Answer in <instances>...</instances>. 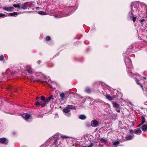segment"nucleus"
<instances>
[{"label": "nucleus", "mask_w": 147, "mask_h": 147, "mask_svg": "<svg viewBox=\"0 0 147 147\" xmlns=\"http://www.w3.org/2000/svg\"><path fill=\"white\" fill-rule=\"evenodd\" d=\"M53 99L54 98H53L52 95L50 96L47 98H45L44 96H42L40 99V100L39 101L36 102L34 103V105L36 106L41 105L42 107H43L46 106L51 100Z\"/></svg>", "instance_id": "f257e3e1"}, {"label": "nucleus", "mask_w": 147, "mask_h": 147, "mask_svg": "<svg viewBox=\"0 0 147 147\" xmlns=\"http://www.w3.org/2000/svg\"><path fill=\"white\" fill-rule=\"evenodd\" d=\"M124 61L125 63L126 67L128 68L127 71H129V72H130V71L129 70V68H131V69L132 67V63L130 59L128 56L126 57L124 59Z\"/></svg>", "instance_id": "f03ea898"}, {"label": "nucleus", "mask_w": 147, "mask_h": 147, "mask_svg": "<svg viewBox=\"0 0 147 147\" xmlns=\"http://www.w3.org/2000/svg\"><path fill=\"white\" fill-rule=\"evenodd\" d=\"M133 11L134 10L133 9V7H131V11L129 12L128 15V16L130 19H132L133 21L134 22L136 20L137 17L133 16Z\"/></svg>", "instance_id": "7ed1b4c3"}, {"label": "nucleus", "mask_w": 147, "mask_h": 147, "mask_svg": "<svg viewBox=\"0 0 147 147\" xmlns=\"http://www.w3.org/2000/svg\"><path fill=\"white\" fill-rule=\"evenodd\" d=\"M1 8L4 10L9 12L13 11V9L14 8L13 7H2Z\"/></svg>", "instance_id": "20e7f679"}, {"label": "nucleus", "mask_w": 147, "mask_h": 147, "mask_svg": "<svg viewBox=\"0 0 147 147\" xmlns=\"http://www.w3.org/2000/svg\"><path fill=\"white\" fill-rule=\"evenodd\" d=\"M8 143V140L5 138H0V143L7 144Z\"/></svg>", "instance_id": "39448f33"}, {"label": "nucleus", "mask_w": 147, "mask_h": 147, "mask_svg": "<svg viewBox=\"0 0 147 147\" xmlns=\"http://www.w3.org/2000/svg\"><path fill=\"white\" fill-rule=\"evenodd\" d=\"M22 117L26 120L27 121L29 119H30L31 116L29 114H24L22 115Z\"/></svg>", "instance_id": "423d86ee"}, {"label": "nucleus", "mask_w": 147, "mask_h": 147, "mask_svg": "<svg viewBox=\"0 0 147 147\" xmlns=\"http://www.w3.org/2000/svg\"><path fill=\"white\" fill-rule=\"evenodd\" d=\"M98 122L96 120H94L91 122V125L93 127H96L98 126Z\"/></svg>", "instance_id": "0eeeda50"}, {"label": "nucleus", "mask_w": 147, "mask_h": 147, "mask_svg": "<svg viewBox=\"0 0 147 147\" xmlns=\"http://www.w3.org/2000/svg\"><path fill=\"white\" fill-rule=\"evenodd\" d=\"M27 3H25L21 4L20 8L25 10L27 9V7H29V6L27 4Z\"/></svg>", "instance_id": "6e6552de"}, {"label": "nucleus", "mask_w": 147, "mask_h": 147, "mask_svg": "<svg viewBox=\"0 0 147 147\" xmlns=\"http://www.w3.org/2000/svg\"><path fill=\"white\" fill-rule=\"evenodd\" d=\"M106 98L109 100H112L113 99L115 98V96H111L107 94L106 96Z\"/></svg>", "instance_id": "1a4fd4ad"}, {"label": "nucleus", "mask_w": 147, "mask_h": 147, "mask_svg": "<svg viewBox=\"0 0 147 147\" xmlns=\"http://www.w3.org/2000/svg\"><path fill=\"white\" fill-rule=\"evenodd\" d=\"M112 103L113 107L117 109H119L120 108V106L119 105L115 102H113Z\"/></svg>", "instance_id": "9d476101"}, {"label": "nucleus", "mask_w": 147, "mask_h": 147, "mask_svg": "<svg viewBox=\"0 0 147 147\" xmlns=\"http://www.w3.org/2000/svg\"><path fill=\"white\" fill-rule=\"evenodd\" d=\"M141 117L142 119V122H141L138 125V127H140V126L143 125L145 121V117L142 116Z\"/></svg>", "instance_id": "9b49d317"}, {"label": "nucleus", "mask_w": 147, "mask_h": 147, "mask_svg": "<svg viewBox=\"0 0 147 147\" xmlns=\"http://www.w3.org/2000/svg\"><path fill=\"white\" fill-rule=\"evenodd\" d=\"M67 108L69 109H76V107L72 105H68L67 107Z\"/></svg>", "instance_id": "f8f14e48"}, {"label": "nucleus", "mask_w": 147, "mask_h": 147, "mask_svg": "<svg viewBox=\"0 0 147 147\" xmlns=\"http://www.w3.org/2000/svg\"><path fill=\"white\" fill-rule=\"evenodd\" d=\"M65 94L64 93H62L60 94V96L62 100H64L65 99Z\"/></svg>", "instance_id": "ddd939ff"}, {"label": "nucleus", "mask_w": 147, "mask_h": 147, "mask_svg": "<svg viewBox=\"0 0 147 147\" xmlns=\"http://www.w3.org/2000/svg\"><path fill=\"white\" fill-rule=\"evenodd\" d=\"M147 125H143L142 127V130L144 132H145L147 130Z\"/></svg>", "instance_id": "4468645a"}, {"label": "nucleus", "mask_w": 147, "mask_h": 147, "mask_svg": "<svg viewBox=\"0 0 147 147\" xmlns=\"http://www.w3.org/2000/svg\"><path fill=\"white\" fill-rule=\"evenodd\" d=\"M80 119L82 120H84L86 119V116L84 115H82L79 116V117Z\"/></svg>", "instance_id": "2eb2a0df"}, {"label": "nucleus", "mask_w": 147, "mask_h": 147, "mask_svg": "<svg viewBox=\"0 0 147 147\" xmlns=\"http://www.w3.org/2000/svg\"><path fill=\"white\" fill-rule=\"evenodd\" d=\"M21 5V4L20 3H18V4H14L13 5V6L14 7L18 8H20Z\"/></svg>", "instance_id": "dca6fc26"}, {"label": "nucleus", "mask_w": 147, "mask_h": 147, "mask_svg": "<svg viewBox=\"0 0 147 147\" xmlns=\"http://www.w3.org/2000/svg\"><path fill=\"white\" fill-rule=\"evenodd\" d=\"M18 14H19V13H18L17 12H14L9 13V16H14L17 15Z\"/></svg>", "instance_id": "f3484780"}, {"label": "nucleus", "mask_w": 147, "mask_h": 147, "mask_svg": "<svg viewBox=\"0 0 147 147\" xmlns=\"http://www.w3.org/2000/svg\"><path fill=\"white\" fill-rule=\"evenodd\" d=\"M133 137V136H132L130 135H129L126 136V137H125V138L127 140H130L132 139Z\"/></svg>", "instance_id": "a211bd4d"}, {"label": "nucleus", "mask_w": 147, "mask_h": 147, "mask_svg": "<svg viewBox=\"0 0 147 147\" xmlns=\"http://www.w3.org/2000/svg\"><path fill=\"white\" fill-rule=\"evenodd\" d=\"M142 131L140 129H137L134 132V133L136 134H140L141 133Z\"/></svg>", "instance_id": "6ab92c4d"}, {"label": "nucleus", "mask_w": 147, "mask_h": 147, "mask_svg": "<svg viewBox=\"0 0 147 147\" xmlns=\"http://www.w3.org/2000/svg\"><path fill=\"white\" fill-rule=\"evenodd\" d=\"M85 91L86 92L88 93H90L91 92V90L90 88L86 87L85 89Z\"/></svg>", "instance_id": "aec40b11"}, {"label": "nucleus", "mask_w": 147, "mask_h": 147, "mask_svg": "<svg viewBox=\"0 0 147 147\" xmlns=\"http://www.w3.org/2000/svg\"><path fill=\"white\" fill-rule=\"evenodd\" d=\"M63 111L65 113H68L70 112V110L67 108L66 107L63 110Z\"/></svg>", "instance_id": "412c9836"}, {"label": "nucleus", "mask_w": 147, "mask_h": 147, "mask_svg": "<svg viewBox=\"0 0 147 147\" xmlns=\"http://www.w3.org/2000/svg\"><path fill=\"white\" fill-rule=\"evenodd\" d=\"M136 83L138 84V85H140V86L142 87V89L143 88V86L142 84H141V83L139 82V81L138 80V79L137 78L136 79Z\"/></svg>", "instance_id": "4be33fe9"}, {"label": "nucleus", "mask_w": 147, "mask_h": 147, "mask_svg": "<svg viewBox=\"0 0 147 147\" xmlns=\"http://www.w3.org/2000/svg\"><path fill=\"white\" fill-rule=\"evenodd\" d=\"M38 14L40 15H45L47 14L44 11H39L38 12Z\"/></svg>", "instance_id": "5701e85b"}, {"label": "nucleus", "mask_w": 147, "mask_h": 147, "mask_svg": "<svg viewBox=\"0 0 147 147\" xmlns=\"http://www.w3.org/2000/svg\"><path fill=\"white\" fill-rule=\"evenodd\" d=\"M86 127H89L91 126V125L90 123L87 122L86 123Z\"/></svg>", "instance_id": "b1692460"}, {"label": "nucleus", "mask_w": 147, "mask_h": 147, "mask_svg": "<svg viewBox=\"0 0 147 147\" xmlns=\"http://www.w3.org/2000/svg\"><path fill=\"white\" fill-rule=\"evenodd\" d=\"M100 140V141L103 142H106L107 141V140L106 139L103 138H101Z\"/></svg>", "instance_id": "393cba45"}, {"label": "nucleus", "mask_w": 147, "mask_h": 147, "mask_svg": "<svg viewBox=\"0 0 147 147\" xmlns=\"http://www.w3.org/2000/svg\"><path fill=\"white\" fill-rule=\"evenodd\" d=\"M94 144L93 143H90V144L89 145L87 146H85L86 147H92L94 146Z\"/></svg>", "instance_id": "a878e982"}, {"label": "nucleus", "mask_w": 147, "mask_h": 147, "mask_svg": "<svg viewBox=\"0 0 147 147\" xmlns=\"http://www.w3.org/2000/svg\"><path fill=\"white\" fill-rule=\"evenodd\" d=\"M55 139V140L54 142H53V145H54V144H55V145H57V143H58V142L57 141L58 138H57L56 139Z\"/></svg>", "instance_id": "bb28decb"}, {"label": "nucleus", "mask_w": 147, "mask_h": 147, "mask_svg": "<svg viewBox=\"0 0 147 147\" xmlns=\"http://www.w3.org/2000/svg\"><path fill=\"white\" fill-rule=\"evenodd\" d=\"M7 16L6 15H5L4 14L0 13V18H3Z\"/></svg>", "instance_id": "cd10ccee"}, {"label": "nucleus", "mask_w": 147, "mask_h": 147, "mask_svg": "<svg viewBox=\"0 0 147 147\" xmlns=\"http://www.w3.org/2000/svg\"><path fill=\"white\" fill-rule=\"evenodd\" d=\"M119 142L118 141H116L113 143V145L116 146L118 145L119 144Z\"/></svg>", "instance_id": "c85d7f7f"}, {"label": "nucleus", "mask_w": 147, "mask_h": 147, "mask_svg": "<svg viewBox=\"0 0 147 147\" xmlns=\"http://www.w3.org/2000/svg\"><path fill=\"white\" fill-rule=\"evenodd\" d=\"M51 40V37L49 36H47L46 38V40L47 41H49Z\"/></svg>", "instance_id": "c756f323"}, {"label": "nucleus", "mask_w": 147, "mask_h": 147, "mask_svg": "<svg viewBox=\"0 0 147 147\" xmlns=\"http://www.w3.org/2000/svg\"><path fill=\"white\" fill-rule=\"evenodd\" d=\"M4 57L3 55H1L0 56V60L1 61H3L4 60Z\"/></svg>", "instance_id": "7c9ffc66"}, {"label": "nucleus", "mask_w": 147, "mask_h": 147, "mask_svg": "<svg viewBox=\"0 0 147 147\" xmlns=\"http://www.w3.org/2000/svg\"><path fill=\"white\" fill-rule=\"evenodd\" d=\"M41 82H42V83H44V82H46V83H47V84H48L51 87V88H53V87L50 84H49L47 82H46V81H41Z\"/></svg>", "instance_id": "2f4dec72"}, {"label": "nucleus", "mask_w": 147, "mask_h": 147, "mask_svg": "<svg viewBox=\"0 0 147 147\" xmlns=\"http://www.w3.org/2000/svg\"><path fill=\"white\" fill-rule=\"evenodd\" d=\"M27 72H28L29 73L31 74L32 73V71L30 69H27Z\"/></svg>", "instance_id": "473e14b6"}, {"label": "nucleus", "mask_w": 147, "mask_h": 147, "mask_svg": "<svg viewBox=\"0 0 147 147\" xmlns=\"http://www.w3.org/2000/svg\"><path fill=\"white\" fill-rule=\"evenodd\" d=\"M66 114H65V115H66L68 117H69L71 116V113H66Z\"/></svg>", "instance_id": "72a5a7b5"}, {"label": "nucleus", "mask_w": 147, "mask_h": 147, "mask_svg": "<svg viewBox=\"0 0 147 147\" xmlns=\"http://www.w3.org/2000/svg\"><path fill=\"white\" fill-rule=\"evenodd\" d=\"M36 100H37V101H39L40 100V98L39 97H37L36 98Z\"/></svg>", "instance_id": "f704fd0d"}, {"label": "nucleus", "mask_w": 147, "mask_h": 147, "mask_svg": "<svg viewBox=\"0 0 147 147\" xmlns=\"http://www.w3.org/2000/svg\"><path fill=\"white\" fill-rule=\"evenodd\" d=\"M42 62V61L41 60H38L37 61V63L38 64H40V63H41Z\"/></svg>", "instance_id": "c9c22d12"}, {"label": "nucleus", "mask_w": 147, "mask_h": 147, "mask_svg": "<svg viewBox=\"0 0 147 147\" xmlns=\"http://www.w3.org/2000/svg\"><path fill=\"white\" fill-rule=\"evenodd\" d=\"M61 137L62 138H67V136H61Z\"/></svg>", "instance_id": "e433bc0d"}, {"label": "nucleus", "mask_w": 147, "mask_h": 147, "mask_svg": "<svg viewBox=\"0 0 147 147\" xmlns=\"http://www.w3.org/2000/svg\"><path fill=\"white\" fill-rule=\"evenodd\" d=\"M145 21L144 19H141L140 20V21L141 22H143Z\"/></svg>", "instance_id": "4c0bfd02"}, {"label": "nucleus", "mask_w": 147, "mask_h": 147, "mask_svg": "<svg viewBox=\"0 0 147 147\" xmlns=\"http://www.w3.org/2000/svg\"><path fill=\"white\" fill-rule=\"evenodd\" d=\"M115 110L118 112L120 113V110L119 109H116Z\"/></svg>", "instance_id": "58836bf2"}, {"label": "nucleus", "mask_w": 147, "mask_h": 147, "mask_svg": "<svg viewBox=\"0 0 147 147\" xmlns=\"http://www.w3.org/2000/svg\"><path fill=\"white\" fill-rule=\"evenodd\" d=\"M55 17L56 18H61V17L59 16V15H55Z\"/></svg>", "instance_id": "ea45409f"}, {"label": "nucleus", "mask_w": 147, "mask_h": 147, "mask_svg": "<svg viewBox=\"0 0 147 147\" xmlns=\"http://www.w3.org/2000/svg\"><path fill=\"white\" fill-rule=\"evenodd\" d=\"M133 130L131 129H130L129 130V132L130 133H133Z\"/></svg>", "instance_id": "a19ab883"}, {"label": "nucleus", "mask_w": 147, "mask_h": 147, "mask_svg": "<svg viewBox=\"0 0 147 147\" xmlns=\"http://www.w3.org/2000/svg\"><path fill=\"white\" fill-rule=\"evenodd\" d=\"M129 104H130L131 106H133V104L132 103H131V102H129Z\"/></svg>", "instance_id": "79ce46f5"}, {"label": "nucleus", "mask_w": 147, "mask_h": 147, "mask_svg": "<svg viewBox=\"0 0 147 147\" xmlns=\"http://www.w3.org/2000/svg\"><path fill=\"white\" fill-rule=\"evenodd\" d=\"M70 14H67L65 16H68Z\"/></svg>", "instance_id": "37998d69"}, {"label": "nucleus", "mask_w": 147, "mask_h": 147, "mask_svg": "<svg viewBox=\"0 0 147 147\" xmlns=\"http://www.w3.org/2000/svg\"><path fill=\"white\" fill-rule=\"evenodd\" d=\"M13 135H15V134H16V132H13Z\"/></svg>", "instance_id": "c03bdc74"}, {"label": "nucleus", "mask_w": 147, "mask_h": 147, "mask_svg": "<svg viewBox=\"0 0 147 147\" xmlns=\"http://www.w3.org/2000/svg\"><path fill=\"white\" fill-rule=\"evenodd\" d=\"M143 78L145 80H146V77H143Z\"/></svg>", "instance_id": "a18cd8bd"}, {"label": "nucleus", "mask_w": 147, "mask_h": 147, "mask_svg": "<svg viewBox=\"0 0 147 147\" xmlns=\"http://www.w3.org/2000/svg\"><path fill=\"white\" fill-rule=\"evenodd\" d=\"M136 6H137V5H138V4L137 3H136Z\"/></svg>", "instance_id": "49530a36"}, {"label": "nucleus", "mask_w": 147, "mask_h": 147, "mask_svg": "<svg viewBox=\"0 0 147 147\" xmlns=\"http://www.w3.org/2000/svg\"><path fill=\"white\" fill-rule=\"evenodd\" d=\"M71 9H72L73 8V7H71Z\"/></svg>", "instance_id": "de8ad7c7"}]
</instances>
